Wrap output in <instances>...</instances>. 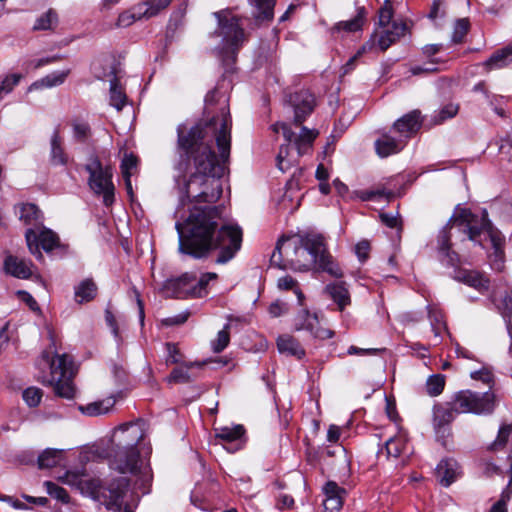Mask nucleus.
<instances>
[{"instance_id":"nucleus-1","label":"nucleus","mask_w":512,"mask_h":512,"mask_svg":"<svg viewBox=\"0 0 512 512\" xmlns=\"http://www.w3.org/2000/svg\"><path fill=\"white\" fill-rule=\"evenodd\" d=\"M178 147L186 156L178 170L189 174L176 179L184 198L197 204L215 203L222 194L219 178L224 173L231 149V116L228 107L207 122H199L186 130L177 128Z\"/></svg>"},{"instance_id":"nucleus-2","label":"nucleus","mask_w":512,"mask_h":512,"mask_svg":"<svg viewBox=\"0 0 512 512\" xmlns=\"http://www.w3.org/2000/svg\"><path fill=\"white\" fill-rule=\"evenodd\" d=\"M221 212L218 206L194 205L183 222L177 220L179 253L204 259L218 251L217 264L231 261L241 248L242 230L237 225H221Z\"/></svg>"},{"instance_id":"nucleus-3","label":"nucleus","mask_w":512,"mask_h":512,"mask_svg":"<svg viewBox=\"0 0 512 512\" xmlns=\"http://www.w3.org/2000/svg\"><path fill=\"white\" fill-rule=\"evenodd\" d=\"M457 229L465 234L468 240L487 248L489 242L493 252L490 254L491 267L501 272L504 268V245L505 237L495 228L486 211L482 215L472 213L469 209H460L440 231L438 235V252L441 262L447 266H456L459 263V256L450 249L449 231Z\"/></svg>"},{"instance_id":"nucleus-4","label":"nucleus","mask_w":512,"mask_h":512,"mask_svg":"<svg viewBox=\"0 0 512 512\" xmlns=\"http://www.w3.org/2000/svg\"><path fill=\"white\" fill-rule=\"evenodd\" d=\"M146 436L145 422L137 420L125 423L114 430L109 455L110 467L121 474H132L146 493V486L152 481V470L149 463L139 457L137 446Z\"/></svg>"},{"instance_id":"nucleus-5","label":"nucleus","mask_w":512,"mask_h":512,"mask_svg":"<svg viewBox=\"0 0 512 512\" xmlns=\"http://www.w3.org/2000/svg\"><path fill=\"white\" fill-rule=\"evenodd\" d=\"M82 472L67 471L59 477L63 484L77 487L94 500L104 504L108 510L120 512L126 495L129 480L125 477L114 479L108 486H103L99 479H85Z\"/></svg>"},{"instance_id":"nucleus-6","label":"nucleus","mask_w":512,"mask_h":512,"mask_svg":"<svg viewBox=\"0 0 512 512\" xmlns=\"http://www.w3.org/2000/svg\"><path fill=\"white\" fill-rule=\"evenodd\" d=\"M292 249L294 256L308 262V270L314 264L318 270L327 272L333 277L341 278L343 276L341 268L328 253L321 235L305 234L297 237V241H291L286 249L289 256Z\"/></svg>"},{"instance_id":"nucleus-7","label":"nucleus","mask_w":512,"mask_h":512,"mask_svg":"<svg viewBox=\"0 0 512 512\" xmlns=\"http://www.w3.org/2000/svg\"><path fill=\"white\" fill-rule=\"evenodd\" d=\"M218 21L216 34L222 37V60L224 63L233 64L236 60L238 49L245 41V33L240 25V18L230 10H221L214 13Z\"/></svg>"},{"instance_id":"nucleus-8","label":"nucleus","mask_w":512,"mask_h":512,"mask_svg":"<svg viewBox=\"0 0 512 512\" xmlns=\"http://www.w3.org/2000/svg\"><path fill=\"white\" fill-rule=\"evenodd\" d=\"M393 15L394 10L391 0H385L378 11V25L384 28V30L380 35H377L375 32L371 38L373 43H375L382 52L386 51L392 44L403 37L408 30L407 24L403 21H393L391 23Z\"/></svg>"},{"instance_id":"nucleus-9","label":"nucleus","mask_w":512,"mask_h":512,"mask_svg":"<svg viewBox=\"0 0 512 512\" xmlns=\"http://www.w3.org/2000/svg\"><path fill=\"white\" fill-rule=\"evenodd\" d=\"M89 173L88 185L96 194L103 197L105 206H111L115 200V186L112 182L113 171L111 166H103L97 156H91L85 165Z\"/></svg>"},{"instance_id":"nucleus-10","label":"nucleus","mask_w":512,"mask_h":512,"mask_svg":"<svg viewBox=\"0 0 512 512\" xmlns=\"http://www.w3.org/2000/svg\"><path fill=\"white\" fill-rule=\"evenodd\" d=\"M72 361L66 354H57L50 362V376L43 379L42 383L53 386L57 396L72 399L75 395V387L72 383Z\"/></svg>"},{"instance_id":"nucleus-11","label":"nucleus","mask_w":512,"mask_h":512,"mask_svg":"<svg viewBox=\"0 0 512 512\" xmlns=\"http://www.w3.org/2000/svg\"><path fill=\"white\" fill-rule=\"evenodd\" d=\"M453 402L456 413L489 414L495 408V395L491 391L464 390L455 395Z\"/></svg>"},{"instance_id":"nucleus-12","label":"nucleus","mask_w":512,"mask_h":512,"mask_svg":"<svg viewBox=\"0 0 512 512\" xmlns=\"http://www.w3.org/2000/svg\"><path fill=\"white\" fill-rule=\"evenodd\" d=\"M25 239L30 253L38 260L43 259L40 247L44 251L50 252L60 246V239L58 235L43 225L37 230L34 228H28L25 232Z\"/></svg>"},{"instance_id":"nucleus-13","label":"nucleus","mask_w":512,"mask_h":512,"mask_svg":"<svg viewBox=\"0 0 512 512\" xmlns=\"http://www.w3.org/2000/svg\"><path fill=\"white\" fill-rule=\"evenodd\" d=\"M291 241H297L295 237H282L278 240L274 252L271 256V263L279 268L285 269L288 265L297 271H308V262L294 256V251L287 254V247Z\"/></svg>"},{"instance_id":"nucleus-14","label":"nucleus","mask_w":512,"mask_h":512,"mask_svg":"<svg viewBox=\"0 0 512 512\" xmlns=\"http://www.w3.org/2000/svg\"><path fill=\"white\" fill-rule=\"evenodd\" d=\"M287 102L293 109L295 125L302 124L316 106L315 96L307 89L289 94Z\"/></svg>"},{"instance_id":"nucleus-15","label":"nucleus","mask_w":512,"mask_h":512,"mask_svg":"<svg viewBox=\"0 0 512 512\" xmlns=\"http://www.w3.org/2000/svg\"><path fill=\"white\" fill-rule=\"evenodd\" d=\"M279 128L282 130L283 136L288 144L292 142L295 144L297 149V157L302 156L307 152L308 149L311 148L313 141L318 135L317 130L308 129L305 126L302 127L301 133L296 135L286 123H277L273 125V130L275 132H278Z\"/></svg>"},{"instance_id":"nucleus-16","label":"nucleus","mask_w":512,"mask_h":512,"mask_svg":"<svg viewBox=\"0 0 512 512\" xmlns=\"http://www.w3.org/2000/svg\"><path fill=\"white\" fill-rule=\"evenodd\" d=\"M194 273H184L177 278L167 279L162 292L170 298H196L194 295Z\"/></svg>"},{"instance_id":"nucleus-17","label":"nucleus","mask_w":512,"mask_h":512,"mask_svg":"<svg viewBox=\"0 0 512 512\" xmlns=\"http://www.w3.org/2000/svg\"><path fill=\"white\" fill-rule=\"evenodd\" d=\"M454 413H456L454 402L452 405L445 403L436 404L433 407V428L437 439L441 440L444 446L446 445L445 438L450 435L449 424L454 419Z\"/></svg>"},{"instance_id":"nucleus-18","label":"nucleus","mask_w":512,"mask_h":512,"mask_svg":"<svg viewBox=\"0 0 512 512\" xmlns=\"http://www.w3.org/2000/svg\"><path fill=\"white\" fill-rule=\"evenodd\" d=\"M296 330H306L314 338L329 339L332 338L334 332L330 329L319 326V320L316 314H311L309 311H302L295 321Z\"/></svg>"},{"instance_id":"nucleus-19","label":"nucleus","mask_w":512,"mask_h":512,"mask_svg":"<svg viewBox=\"0 0 512 512\" xmlns=\"http://www.w3.org/2000/svg\"><path fill=\"white\" fill-rule=\"evenodd\" d=\"M421 124L422 119L420 111L413 110L395 121L390 133L400 135L407 142L409 138L419 131Z\"/></svg>"},{"instance_id":"nucleus-20","label":"nucleus","mask_w":512,"mask_h":512,"mask_svg":"<svg viewBox=\"0 0 512 512\" xmlns=\"http://www.w3.org/2000/svg\"><path fill=\"white\" fill-rule=\"evenodd\" d=\"M325 499L323 500L324 512H340L346 490L336 482L329 481L323 487Z\"/></svg>"},{"instance_id":"nucleus-21","label":"nucleus","mask_w":512,"mask_h":512,"mask_svg":"<svg viewBox=\"0 0 512 512\" xmlns=\"http://www.w3.org/2000/svg\"><path fill=\"white\" fill-rule=\"evenodd\" d=\"M406 141L398 134H384L375 141L377 154L384 158L400 152L405 146Z\"/></svg>"},{"instance_id":"nucleus-22","label":"nucleus","mask_w":512,"mask_h":512,"mask_svg":"<svg viewBox=\"0 0 512 512\" xmlns=\"http://www.w3.org/2000/svg\"><path fill=\"white\" fill-rule=\"evenodd\" d=\"M33 264L31 261L8 255L4 260V270L7 274L19 279H28L32 276Z\"/></svg>"},{"instance_id":"nucleus-23","label":"nucleus","mask_w":512,"mask_h":512,"mask_svg":"<svg viewBox=\"0 0 512 512\" xmlns=\"http://www.w3.org/2000/svg\"><path fill=\"white\" fill-rule=\"evenodd\" d=\"M493 301L506 322V328L511 338L509 354L512 357V291L505 290L495 295Z\"/></svg>"},{"instance_id":"nucleus-24","label":"nucleus","mask_w":512,"mask_h":512,"mask_svg":"<svg viewBox=\"0 0 512 512\" xmlns=\"http://www.w3.org/2000/svg\"><path fill=\"white\" fill-rule=\"evenodd\" d=\"M460 475L458 463L453 459H444L436 467V476L444 487L450 486Z\"/></svg>"},{"instance_id":"nucleus-25","label":"nucleus","mask_w":512,"mask_h":512,"mask_svg":"<svg viewBox=\"0 0 512 512\" xmlns=\"http://www.w3.org/2000/svg\"><path fill=\"white\" fill-rule=\"evenodd\" d=\"M256 25L269 22L274 16L275 0H249Z\"/></svg>"},{"instance_id":"nucleus-26","label":"nucleus","mask_w":512,"mask_h":512,"mask_svg":"<svg viewBox=\"0 0 512 512\" xmlns=\"http://www.w3.org/2000/svg\"><path fill=\"white\" fill-rule=\"evenodd\" d=\"M454 278L479 291L487 290L489 287V280L478 271L458 270L455 272Z\"/></svg>"},{"instance_id":"nucleus-27","label":"nucleus","mask_w":512,"mask_h":512,"mask_svg":"<svg viewBox=\"0 0 512 512\" xmlns=\"http://www.w3.org/2000/svg\"><path fill=\"white\" fill-rule=\"evenodd\" d=\"M70 74V69L62 70V71H53L50 74H47L46 76L42 77L41 79L33 82L29 88L28 91H34L39 89H47V88H53L62 85L68 75Z\"/></svg>"},{"instance_id":"nucleus-28","label":"nucleus","mask_w":512,"mask_h":512,"mask_svg":"<svg viewBox=\"0 0 512 512\" xmlns=\"http://www.w3.org/2000/svg\"><path fill=\"white\" fill-rule=\"evenodd\" d=\"M18 215L25 225L33 226L35 230L42 226V213L35 204H20L18 206Z\"/></svg>"},{"instance_id":"nucleus-29","label":"nucleus","mask_w":512,"mask_h":512,"mask_svg":"<svg viewBox=\"0 0 512 512\" xmlns=\"http://www.w3.org/2000/svg\"><path fill=\"white\" fill-rule=\"evenodd\" d=\"M98 287L91 278L82 280L74 287V300L78 304L88 303L95 299Z\"/></svg>"},{"instance_id":"nucleus-30","label":"nucleus","mask_w":512,"mask_h":512,"mask_svg":"<svg viewBox=\"0 0 512 512\" xmlns=\"http://www.w3.org/2000/svg\"><path fill=\"white\" fill-rule=\"evenodd\" d=\"M277 347L281 354L301 359L305 355V350L300 343L291 335L284 334L278 337Z\"/></svg>"},{"instance_id":"nucleus-31","label":"nucleus","mask_w":512,"mask_h":512,"mask_svg":"<svg viewBox=\"0 0 512 512\" xmlns=\"http://www.w3.org/2000/svg\"><path fill=\"white\" fill-rule=\"evenodd\" d=\"M325 291L338 305V309L340 311H343L344 308L351 302L349 291L345 284L342 282L328 284L325 288Z\"/></svg>"},{"instance_id":"nucleus-32","label":"nucleus","mask_w":512,"mask_h":512,"mask_svg":"<svg viewBox=\"0 0 512 512\" xmlns=\"http://www.w3.org/2000/svg\"><path fill=\"white\" fill-rule=\"evenodd\" d=\"M114 404L115 399L113 397H108L103 400L81 405L79 406V410L86 416L96 417L108 413Z\"/></svg>"},{"instance_id":"nucleus-33","label":"nucleus","mask_w":512,"mask_h":512,"mask_svg":"<svg viewBox=\"0 0 512 512\" xmlns=\"http://www.w3.org/2000/svg\"><path fill=\"white\" fill-rule=\"evenodd\" d=\"M512 63V43L496 51L485 62L488 69H501Z\"/></svg>"},{"instance_id":"nucleus-34","label":"nucleus","mask_w":512,"mask_h":512,"mask_svg":"<svg viewBox=\"0 0 512 512\" xmlns=\"http://www.w3.org/2000/svg\"><path fill=\"white\" fill-rule=\"evenodd\" d=\"M50 161L53 165H66L67 163V155L64 152V149L62 147V140L59 135V131L55 130L51 136L50 141Z\"/></svg>"},{"instance_id":"nucleus-35","label":"nucleus","mask_w":512,"mask_h":512,"mask_svg":"<svg viewBox=\"0 0 512 512\" xmlns=\"http://www.w3.org/2000/svg\"><path fill=\"white\" fill-rule=\"evenodd\" d=\"M428 317L431 323V329L434 333L433 344L437 345L441 341V335L446 330V324L441 311L429 307Z\"/></svg>"},{"instance_id":"nucleus-36","label":"nucleus","mask_w":512,"mask_h":512,"mask_svg":"<svg viewBox=\"0 0 512 512\" xmlns=\"http://www.w3.org/2000/svg\"><path fill=\"white\" fill-rule=\"evenodd\" d=\"M58 14L55 10L49 9L40 15L33 25L34 31H53L58 26Z\"/></svg>"},{"instance_id":"nucleus-37","label":"nucleus","mask_w":512,"mask_h":512,"mask_svg":"<svg viewBox=\"0 0 512 512\" xmlns=\"http://www.w3.org/2000/svg\"><path fill=\"white\" fill-rule=\"evenodd\" d=\"M354 195L361 201H375L381 198L389 201L395 196L393 191L387 190L384 186H378L370 190L355 191Z\"/></svg>"},{"instance_id":"nucleus-38","label":"nucleus","mask_w":512,"mask_h":512,"mask_svg":"<svg viewBox=\"0 0 512 512\" xmlns=\"http://www.w3.org/2000/svg\"><path fill=\"white\" fill-rule=\"evenodd\" d=\"M366 17V10L364 7L357 9V14L354 18L347 21H340L334 26V30H345L347 32H356L361 30Z\"/></svg>"},{"instance_id":"nucleus-39","label":"nucleus","mask_w":512,"mask_h":512,"mask_svg":"<svg viewBox=\"0 0 512 512\" xmlns=\"http://www.w3.org/2000/svg\"><path fill=\"white\" fill-rule=\"evenodd\" d=\"M406 448V441L402 437H392L385 442L378 454L386 453V457L398 458Z\"/></svg>"},{"instance_id":"nucleus-40","label":"nucleus","mask_w":512,"mask_h":512,"mask_svg":"<svg viewBox=\"0 0 512 512\" xmlns=\"http://www.w3.org/2000/svg\"><path fill=\"white\" fill-rule=\"evenodd\" d=\"M126 95L123 92L119 81L114 77L110 81V104L120 111L126 104Z\"/></svg>"},{"instance_id":"nucleus-41","label":"nucleus","mask_w":512,"mask_h":512,"mask_svg":"<svg viewBox=\"0 0 512 512\" xmlns=\"http://www.w3.org/2000/svg\"><path fill=\"white\" fill-rule=\"evenodd\" d=\"M244 428L242 425H235L233 427H219L215 428V435L217 438L225 442H234L242 437Z\"/></svg>"},{"instance_id":"nucleus-42","label":"nucleus","mask_w":512,"mask_h":512,"mask_svg":"<svg viewBox=\"0 0 512 512\" xmlns=\"http://www.w3.org/2000/svg\"><path fill=\"white\" fill-rule=\"evenodd\" d=\"M144 7H141V5H137L133 7L130 11H125L121 13L118 17L116 25L118 27H128L132 25L136 20H140L145 18V13L143 11Z\"/></svg>"},{"instance_id":"nucleus-43","label":"nucleus","mask_w":512,"mask_h":512,"mask_svg":"<svg viewBox=\"0 0 512 512\" xmlns=\"http://www.w3.org/2000/svg\"><path fill=\"white\" fill-rule=\"evenodd\" d=\"M62 450L46 449L38 457L40 469L55 467L61 460Z\"/></svg>"},{"instance_id":"nucleus-44","label":"nucleus","mask_w":512,"mask_h":512,"mask_svg":"<svg viewBox=\"0 0 512 512\" xmlns=\"http://www.w3.org/2000/svg\"><path fill=\"white\" fill-rule=\"evenodd\" d=\"M217 274L213 272L203 273L199 278L194 274V295L196 298L204 297L208 294L207 286L210 281L216 280Z\"/></svg>"},{"instance_id":"nucleus-45","label":"nucleus","mask_w":512,"mask_h":512,"mask_svg":"<svg viewBox=\"0 0 512 512\" xmlns=\"http://www.w3.org/2000/svg\"><path fill=\"white\" fill-rule=\"evenodd\" d=\"M470 29V22L468 18H460L457 19L454 23L453 32L451 35V41L454 44H459L464 41L465 36L467 35Z\"/></svg>"},{"instance_id":"nucleus-46","label":"nucleus","mask_w":512,"mask_h":512,"mask_svg":"<svg viewBox=\"0 0 512 512\" xmlns=\"http://www.w3.org/2000/svg\"><path fill=\"white\" fill-rule=\"evenodd\" d=\"M277 167L280 171L286 172L292 167L296 158L291 157L289 145H281L276 157Z\"/></svg>"},{"instance_id":"nucleus-47","label":"nucleus","mask_w":512,"mask_h":512,"mask_svg":"<svg viewBox=\"0 0 512 512\" xmlns=\"http://www.w3.org/2000/svg\"><path fill=\"white\" fill-rule=\"evenodd\" d=\"M229 342L230 324H226L223 329L218 332L216 339L211 341V348L213 352L220 353L228 346Z\"/></svg>"},{"instance_id":"nucleus-48","label":"nucleus","mask_w":512,"mask_h":512,"mask_svg":"<svg viewBox=\"0 0 512 512\" xmlns=\"http://www.w3.org/2000/svg\"><path fill=\"white\" fill-rule=\"evenodd\" d=\"M444 386L445 377L441 374L432 375L426 381V391L432 397L440 395Z\"/></svg>"},{"instance_id":"nucleus-49","label":"nucleus","mask_w":512,"mask_h":512,"mask_svg":"<svg viewBox=\"0 0 512 512\" xmlns=\"http://www.w3.org/2000/svg\"><path fill=\"white\" fill-rule=\"evenodd\" d=\"M511 432H512V424L502 425L498 431L496 440L493 443H491V445L489 446V449L492 451H497V450L504 448Z\"/></svg>"},{"instance_id":"nucleus-50","label":"nucleus","mask_w":512,"mask_h":512,"mask_svg":"<svg viewBox=\"0 0 512 512\" xmlns=\"http://www.w3.org/2000/svg\"><path fill=\"white\" fill-rule=\"evenodd\" d=\"M21 78V74H9L2 79L0 83V100L13 91L14 87L18 85Z\"/></svg>"},{"instance_id":"nucleus-51","label":"nucleus","mask_w":512,"mask_h":512,"mask_svg":"<svg viewBox=\"0 0 512 512\" xmlns=\"http://www.w3.org/2000/svg\"><path fill=\"white\" fill-rule=\"evenodd\" d=\"M171 3V0H151L149 2L140 4L145 13V18H150L157 15L161 10L168 7Z\"/></svg>"},{"instance_id":"nucleus-52","label":"nucleus","mask_w":512,"mask_h":512,"mask_svg":"<svg viewBox=\"0 0 512 512\" xmlns=\"http://www.w3.org/2000/svg\"><path fill=\"white\" fill-rule=\"evenodd\" d=\"M512 495V477L508 485L502 491L500 499L491 507L490 512H507V502L511 499Z\"/></svg>"},{"instance_id":"nucleus-53","label":"nucleus","mask_w":512,"mask_h":512,"mask_svg":"<svg viewBox=\"0 0 512 512\" xmlns=\"http://www.w3.org/2000/svg\"><path fill=\"white\" fill-rule=\"evenodd\" d=\"M44 486L46 487L47 493L51 497L57 499L58 501H61L62 503L69 502V495L64 488L58 486L57 484L51 481L44 482Z\"/></svg>"},{"instance_id":"nucleus-54","label":"nucleus","mask_w":512,"mask_h":512,"mask_svg":"<svg viewBox=\"0 0 512 512\" xmlns=\"http://www.w3.org/2000/svg\"><path fill=\"white\" fill-rule=\"evenodd\" d=\"M458 105L447 104L442 107L439 112L434 116L433 122L435 125L442 124L444 121L453 118L458 113Z\"/></svg>"},{"instance_id":"nucleus-55","label":"nucleus","mask_w":512,"mask_h":512,"mask_svg":"<svg viewBox=\"0 0 512 512\" xmlns=\"http://www.w3.org/2000/svg\"><path fill=\"white\" fill-rule=\"evenodd\" d=\"M23 399L30 407L39 405L42 398V390L37 387H29L23 391Z\"/></svg>"},{"instance_id":"nucleus-56","label":"nucleus","mask_w":512,"mask_h":512,"mask_svg":"<svg viewBox=\"0 0 512 512\" xmlns=\"http://www.w3.org/2000/svg\"><path fill=\"white\" fill-rule=\"evenodd\" d=\"M278 287L282 290H293L300 301L304 297L303 293L298 288L297 281L289 275L278 280Z\"/></svg>"},{"instance_id":"nucleus-57","label":"nucleus","mask_w":512,"mask_h":512,"mask_svg":"<svg viewBox=\"0 0 512 512\" xmlns=\"http://www.w3.org/2000/svg\"><path fill=\"white\" fill-rule=\"evenodd\" d=\"M72 126H73L74 137L78 141L83 142L90 137L91 129H90V126L88 123L83 122V121H74Z\"/></svg>"},{"instance_id":"nucleus-58","label":"nucleus","mask_w":512,"mask_h":512,"mask_svg":"<svg viewBox=\"0 0 512 512\" xmlns=\"http://www.w3.org/2000/svg\"><path fill=\"white\" fill-rule=\"evenodd\" d=\"M193 365H194L193 363H190V364H186L185 368L178 367V368L173 369L169 376V380L174 381V382H180V383L188 382L190 380V376L188 374L187 369L192 367Z\"/></svg>"},{"instance_id":"nucleus-59","label":"nucleus","mask_w":512,"mask_h":512,"mask_svg":"<svg viewBox=\"0 0 512 512\" xmlns=\"http://www.w3.org/2000/svg\"><path fill=\"white\" fill-rule=\"evenodd\" d=\"M137 157L133 154L125 155L121 163V172L123 177H131L132 170L137 166Z\"/></svg>"},{"instance_id":"nucleus-60","label":"nucleus","mask_w":512,"mask_h":512,"mask_svg":"<svg viewBox=\"0 0 512 512\" xmlns=\"http://www.w3.org/2000/svg\"><path fill=\"white\" fill-rule=\"evenodd\" d=\"M382 349L377 348H359L357 346H350L347 350L348 355H360V356H366V355H376L379 352H381Z\"/></svg>"},{"instance_id":"nucleus-61","label":"nucleus","mask_w":512,"mask_h":512,"mask_svg":"<svg viewBox=\"0 0 512 512\" xmlns=\"http://www.w3.org/2000/svg\"><path fill=\"white\" fill-rule=\"evenodd\" d=\"M370 251V243L367 240L358 242L355 246V253L360 261H365L368 258Z\"/></svg>"},{"instance_id":"nucleus-62","label":"nucleus","mask_w":512,"mask_h":512,"mask_svg":"<svg viewBox=\"0 0 512 512\" xmlns=\"http://www.w3.org/2000/svg\"><path fill=\"white\" fill-rule=\"evenodd\" d=\"M480 469L482 470L483 474L490 477L494 474L500 473V468L494 464L493 462L489 460H482L479 463Z\"/></svg>"},{"instance_id":"nucleus-63","label":"nucleus","mask_w":512,"mask_h":512,"mask_svg":"<svg viewBox=\"0 0 512 512\" xmlns=\"http://www.w3.org/2000/svg\"><path fill=\"white\" fill-rule=\"evenodd\" d=\"M188 317H189V313L183 312L178 315L171 316V317L164 319L163 324H165L167 326L180 325V324L185 323L187 321Z\"/></svg>"},{"instance_id":"nucleus-64","label":"nucleus","mask_w":512,"mask_h":512,"mask_svg":"<svg viewBox=\"0 0 512 512\" xmlns=\"http://www.w3.org/2000/svg\"><path fill=\"white\" fill-rule=\"evenodd\" d=\"M18 295L20 296L21 300L24 301L29 306L31 310L35 311L39 308L36 300L28 292L18 291Z\"/></svg>"}]
</instances>
